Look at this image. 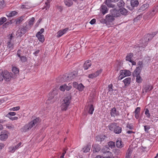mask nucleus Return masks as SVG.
<instances>
[{"instance_id":"a19ab883","label":"nucleus","mask_w":158,"mask_h":158,"mask_svg":"<svg viewBox=\"0 0 158 158\" xmlns=\"http://www.w3.org/2000/svg\"><path fill=\"white\" fill-rule=\"evenodd\" d=\"M84 88V86L81 83L78 84L77 87V89H78L80 91H82L83 90Z\"/></svg>"},{"instance_id":"aec40b11","label":"nucleus","mask_w":158,"mask_h":158,"mask_svg":"<svg viewBox=\"0 0 158 158\" xmlns=\"http://www.w3.org/2000/svg\"><path fill=\"white\" fill-rule=\"evenodd\" d=\"M56 92V90H53L52 92L49 93L48 98V102L52 100L54 98L55 96V94Z\"/></svg>"},{"instance_id":"dca6fc26","label":"nucleus","mask_w":158,"mask_h":158,"mask_svg":"<svg viewBox=\"0 0 158 158\" xmlns=\"http://www.w3.org/2000/svg\"><path fill=\"white\" fill-rule=\"evenodd\" d=\"M36 36L41 42H43L44 41V36L42 34H40V32H38L36 34Z\"/></svg>"},{"instance_id":"6e6d98bb","label":"nucleus","mask_w":158,"mask_h":158,"mask_svg":"<svg viewBox=\"0 0 158 158\" xmlns=\"http://www.w3.org/2000/svg\"><path fill=\"white\" fill-rule=\"evenodd\" d=\"M22 62H25L27 60L26 57L24 56H22L20 58Z\"/></svg>"},{"instance_id":"f257e3e1","label":"nucleus","mask_w":158,"mask_h":158,"mask_svg":"<svg viewBox=\"0 0 158 158\" xmlns=\"http://www.w3.org/2000/svg\"><path fill=\"white\" fill-rule=\"evenodd\" d=\"M77 75V72L76 71L71 73L69 74H65L62 76H60L56 80L58 82H63L72 80L75 78Z\"/></svg>"},{"instance_id":"a18cd8bd","label":"nucleus","mask_w":158,"mask_h":158,"mask_svg":"<svg viewBox=\"0 0 158 158\" xmlns=\"http://www.w3.org/2000/svg\"><path fill=\"white\" fill-rule=\"evenodd\" d=\"M124 4L123 0H121L119 2L117 3V5L120 7L124 6Z\"/></svg>"},{"instance_id":"4468645a","label":"nucleus","mask_w":158,"mask_h":158,"mask_svg":"<svg viewBox=\"0 0 158 158\" xmlns=\"http://www.w3.org/2000/svg\"><path fill=\"white\" fill-rule=\"evenodd\" d=\"M110 113L111 117H114L115 116H117L119 115V113L118 111H117L115 107L111 109Z\"/></svg>"},{"instance_id":"9b49d317","label":"nucleus","mask_w":158,"mask_h":158,"mask_svg":"<svg viewBox=\"0 0 158 158\" xmlns=\"http://www.w3.org/2000/svg\"><path fill=\"white\" fill-rule=\"evenodd\" d=\"M110 11L114 17H118L120 15L119 10H118L116 9H113L110 10Z\"/></svg>"},{"instance_id":"ea45409f","label":"nucleus","mask_w":158,"mask_h":158,"mask_svg":"<svg viewBox=\"0 0 158 158\" xmlns=\"http://www.w3.org/2000/svg\"><path fill=\"white\" fill-rule=\"evenodd\" d=\"M18 14L17 12L16 11H12L10 13H9L8 15H7V16L9 17H12Z\"/></svg>"},{"instance_id":"4c0bfd02","label":"nucleus","mask_w":158,"mask_h":158,"mask_svg":"<svg viewBox=\"0 0 158 158\" xmlns=\"http://www.w3.org/2000/svg\"><path fill=\"white\" fill-rule=\"evenodd\" d=\"M94 110V108L93 105H91L89 107V113L91 114H92Z\"/></svg>"},{"instance_id":"473e14b6","label":"nucleus","mask_w":158,"mask_h":158,"mask_svg":"<svg viewBox=\"0 0 158 158\" xmlns=\"http://www.w3.org/2000/svg\"><path fill=\"white\" fill-rule=\"evenodd\" d=\"M24 33H23L22 31V30L21 29H19L16 32V35L18 37L19 36H22Z\"/></svg>"},{"instance_id":"423d86ee","label":"nucleus","mask_w":158,"mask_h":158,"mask_svg":"<svg viewBox=\"0 0 158 158\" xmlns=\"http://www.w3.org/2000/svg\"><path fill=\"white\" fill-rule=\"evenodd\" d=\"M157 33V32H154L152 33V34H148L144 35L143 39L145 40V41H146L148 43L150 40H151L153 38Z\"/></svg>"},{"instance_id":"f704fd0d","label":"nucleus","mask_w":158,"mask_h":158,"mask_svg":"<svg viewBox=\"0 0 158 158\" xmlns=\"http://www.w3.org/2000/svg\"><path fill=\"white\" fill-rule=\"evenodd\" d=\"M91 146L90 145H87L85 146L83 148V151L84 152H88L90 149Z\"/></svg>"},{"instance_id":"e2e57ef3","label":"nucleus","mask_w":158,"mask_h":158,"mask_svg":"<svg viewBox=\"0 0 158 158\" xmlns=\"http://www.w3.org/2000/svg\"><path fill=\"white\" fill-rule=\"evenodd\" d=\"M9 151L10 152H15L14 148L13 147H10L9 148Z\"/></svg>"},{"instance_id":"37998d69","label":"nucleus","mask_w":158,"mask_h":158,"mask_svg":"<svg viewBox=\"0 0 158 158\" xmlns=\"http://www.w3.org/2000/svg\"><path fill=\"white\" fill-rule=\"evenodd\" d=\"M6 20V19L5 17H3L0 18V25L2 24L5 22Z\"/></svg>"},{"instance_id":"3c124183","label":"nucleus","mask_w":158,"mask_h":158,"mask_svg":"<svg viewBox=\"0 0 158 158\" xmlns=\"http://www.w3.org/2000/svg\"><path fill=\"white\" fill-rule=\"evenodd\" d=\"M145 114L146 115L147 117L148 118H150V114L149 113V110L147 108L146 109V110L145 112Z\"/></svg>"},{"instance_id":"f8f14e48","label":"nucleus","mask_w":158,"mask_h":158,"mask_svg":"<svg viewBox=\"0 0 158 158\" xmlns=\"http://www.w3.org/2000/svg\"><path fill=\"white\" fill-rule=\"evenodd\" d=\"M102 72V69H100L97 71L95 73L90 74L89 75V77L93 78L97 77Z\"/></svg>"},{"instance_id":"79ce46f5","label":"nucleus","mask_w":158,"mask_h":158,"mask_svg":"<svg viewBox=\"0 0 158 158\" xmlns=\"http://www.w3.org/2000/svg\"><path fill=\"white\" fill-rule=\"evenodd\" d=\"M132 152V150L131 148H129L127 151V152L126 154V156L127 157H130Z\"/></svg>"},{"instance_id":"bf43d9fd","label":"nucleus","mask_w":158,"mask_h":158,"mask_svg":"<svg viewBox=\"0 0 158 158\" xmlns=\"http://www.w3.org/2000/svg\"><path fill=\"white\" fill-rule=\"evenodd\" d=\"M19 109L20 107L19 106H16L10 108V110L16 111L19 110Z\"/></svg>"},{"instance_id":"20e7f679","label":"nucleus","mask_w":158,"mask_h":158,"mask_svg":"<svg viewBox=\"0 0 158 158\" xmlns=\"http://www.w3.org/2000/svg\"><path fill=\"white\" fill-rule=\"evenodd\" d=\"M116 124V123L110 124L109 125L108 127L110 130L113 131L115 133L119 134L121 132L122 128L117 126Z\"/></svg>"},{"instance_id":"864d4df0","label":"nucleus","mask_w":158,"mask_h":158,"mask_svg":"<svg viewBox=\"0 0 158 158\" xmlns=\"http://www.w3.org/2000/svg\"><path fill=\"white\" fill-rule=\"evenodd\" d=\"M144 130L145 131L148 133V130L150 129V126L149 125H145L144 126Z\"/></svg>"},{"instance_id":"13d9d810","label":"nucleus","mask_w":158,"mask_h":158,"mask_svg":"<svg viewBox=\"0 0 158 158\" xmlns=\"http://www.w3.org/2000/svg\"><path fill=\"white\" fill-rule=\"evenodd\" d=\"M113 85L112 84H110L108 86V91L109 92L112 91H113V89L112 88Z\"/></svg>"},{"instance_id":"052dcab7","label":"nucleus","mask_w":158,"mask_h":158,"mask_svg":"<svg viewBox=\"0 0 158 158\" xmlns=\"http://www.w3.org/2000/svg\"><path fill=\"white\" fill-rule=\"evenodd\" d=\"M127 127L129 128V129L132 130L133 129L134 127L131 124H128L127 126Z\"/></svg>"},{"instance_id":"338daca9","label":"nucleus","mask_w":158,"mask_h":158,"mask_svg":"<svg viewBox=\"0 0 158 158\" xmlns=\"http://www.w3.org/2000/svg\"><path fill=\"white\" fill-rule=\"evenodd\" d=\"M96 22V19H92L90 22L89 23L90 24L93 25Z\"/></svg>"},{"instance_id":"cd10ccee","label":"nucleus","mask_w":158,"mask_h":158,"mask_svg":"<svg viewBox=\"0 0 158 158\" xmlns=\"http://www.w3.org/2000/svg\"><path fill=\"white\" fill-rule=\"evenodd\" d=\"M139 46L140 47H144L146 46L148 44V42L146 41H145V40L143 38L140 41Z\"/></svg>"},{"instance_id":"2f4dec72","label":"nucleus","mask_w":158,"mask_h":158,"mask_svg":"<svg viewBox=\"0 0 158 158\" xmlns=\"http://www.w3.org/2000/svg\"><path fill=\"white\" fill-rule=\"evenodd\" d=\"M64 3L66 6L69 7L73 5V2L72 0H65Z\"/></svg>"},{"instance_id":"774afa93","label":"nucleus","mask_w":158,"mask_h":158,"mask_svg":"<svg viewBox=\"0 0 158 158\" xmlns=\"http://www.w3.org/2000/svg\"><path fill=\"white\" fill-rule=\"evenodd\" d=\"M9 118H10V119H11L13 121V120H17V119H18V117L15 116V117H10Z\"/></svg>"},{"instance_id":"680f3d73","label":"nucleus","mask_w":158,"mask_h":158,"mask_svg":"<svg viewBox=\"0 0 158 158\" xmlns=\"http://www.w3.org/2000/svg\"><path fill=\"white\" fill-rule=\"evenodd\" d=\"M5 2L4 0H2L1 1L0 6H1L2 7H3L5 6Z\"/></svg>"},{"instance_id":"412c9836","label":"nucleus","mask_w":158,"mask_h":158,"mask_svg":"<svg viewBox=\"0 0 158 158\" xmlns=\"http://www.w3.org/2000/svg\"><path fill=\"white\" fill-rule=\"evenodd\" d=\"M105 137V135H98L96 136V139L97 141L101 142L104 140Z\"/></svg>"},{"instance_id":"5701e85b","label":"nucleus","mask_w":158,"mask_h":158,"mask_svg":"<svg viewBox=\"0 0 158 158\" xmlns=\"http://www.w3.org/2000/svg\"><path fill=\"white\" fill-rule=\"evenodd\" d=\"M91 65V64L90 63V61L88 60L85 62L83 65V67L85 70H87Z\"/></svg>"},{"instance_id":"4d7b16f0","label":"nucleus","mask_w":158,"mask_h":158,"mask_svg":"<svg viewBox=\"0 0 158 158\" xmlns=\"http://www.w3.org/2000/svg\"><path fill=\"white\" fill-rule=\"evenodd\" d=\"M140 110V108L139 107H137L135 110L134 112L135 114H139Z\"/></svg>"},{"instance_id":"7ed1b4c3","label":"nucleus","mask_w":158,"mask_h":158,"mask_svg":"<svg viewBox=\"0 0 158 158\" xmlns=\"http://www.w3.org/2000/svg\"><path fill=\"white\" fill-rule=\"evenodd\" d=\"M71 97L70 94L66 95L61 102V108L62 110H66L68 107L70 102Z\"/></svg>"},{"instance_id":"b1692460","label":"nucleus","mask_w":158,"mask_h":158,"mask_svg":"<svg viewBox=\"0 0 158 158\" xmlns=\"http://www.w3.org/2000/svg\"><path fill=\"white\" fill-rule=\"evenodd\" d=\"M7 50L10 51L12 50L13 49V45L12 43L10 41L8 42L7 43Z\"/></svg>"},{"instance_id":"09e8293b","label":"nucleus","mask_w":158,"mask_h":158,"mask_svg":"<svg viewBox=\"0 0 158 158\" xmlns=\"http://www.w3.org/2000/svg\"><path fill=\"white\" fill-rule=\"evenodd\" d=\"M148 6V4H145L142 6L140 7L141 10H144L146 9Z\"/></svg>"},{"instance_id":"6ab92c4d","label":"nucleus","mask_w":158,"mask_h":158,"mask_svg":"<svg viewBox=\"0 0 158 158\" xmlns=\"http://www.w3.org/2000/svg\"><path fill=\"white\" fill-rule=\"evenodd\" d=\"M112 0H106L104 3L109 7H114V5L112 4Z\"/></svg>"},{"instance_id":"0e129e2a","label":"nucleus","mask_w":158,"mask_h":158,"mask_svg":"<svg viewBox=\"0 0 158 158\" xmlns=\"http://www.w3.org/2000/svg\"><path fill=\"white\" fill-rule=\"evenodd\" d=\"M73 86L74 88H76V89L77 87V86H78V85L77 83L76 82H74L73 83Z\"/></svg>"},{"instance_id":"9d476101","label":"nucleus","mask_w":158,"mask_h":158,"mask_svg":"<svg viewBox=\"0 0 158 158\" xmlns=\"http://www.w3.org/2000/svg\"><path fill=\"white\" fill-rule=\"evenodd\" d=\"M8 137V132L5 130L2 131L1 134L0 135V139L2 140H4Z\"/></svg>"},{"instance_id":"603ef678","label":"nucleus","mask_w":158,"mask_h":158,"mask_svg":"<svg viewBox=\"0 0 158 158\" xmlns=\"http://www.w3.org/2000/svg\"><path fill=\"white\" fill-rule=\"evenodd\" d=\"M136 77V81L138 83H140L142 82V79L141 77L140 76H138Z\"/></svg>"},{"instance_id":"2eb2a0df","label":"nucleus","mask_w":158,"mask_h":158,"mask_svg":"<svg viewBox=\"0 0 158 158\" xmlns=\"http://www.w3.org/2000/svg\"><path fill=\"white\" fill-rule=\"evenodd\" d=\"M104 148L105 149L106 151H103V150L102 149V152H103L104 153H106L107 152L108 153V156H104V158H111L112 157V154L111 152H110L109 151V148H107V147H105Z\"/></svg>"},{"instance_id":"f03ea898","label":"nucleus","mask_w":158,"mask_h":158,"mask_svg":"<svg viewBox=\"0 0 158 158\" xmlns=\"http://www.w3.org/2000/svg\"><path fill=\"white\" fill-rule=\"evenodd\" d=\"M39 122V118L35 119L28 123L26 124L23 127L21 128L20 129L21 131L23 132L28 131L32 127L37 126Z\"/></svg>"},{"instance_id":"39448f33","label":"nucleus","mask_w":158,"mask_h":158,"mask_svg":"<svg viewBox=\"0 0 158 158\" xmlns=\"http://www.w3.org/2000/svg\"><path fill=\"white\" fill-rule=\"evenodd\" d=\"M120 75L118 77V80H121L124 77L130 76L131 75V72L129 70H122L120 71Z\"/></svg>"},{"instance_id":"bb28decb","label":"nucleus","mask_w":158,"mask_h":158,"mask_svg":"<svg viewBox=\"0 0 158 158\" xmlns=\"http://www.w3.org/2000/svg\"><path fill=\"white\" fill-rule=\"evenodd\" d=\"M119 12L123 15H127L128 12L127 10L124 8H121L119 10Z\"/></svg>"},{"instance_id":"72a5a7b5","label":"nucleus","mask_w":158,"mask_h":158,"mask_svg":"<svg viewBox=\"0 0 158 158\" xmlns=\"http://www.w3.org/2000/svg\"><path fill=\"white\" fill-rule=\"evenodd\" d=\"M116 145L117 147L118 148H121L123 147L122 141L118 139L116 141Z\"/></svg>"},{"instance_id":"de8ad7c7","label":"nucleus","mask_w":158,"mask_h":158,"mask_svg":"<svg viewBox=\"0 0 158 158\" xmlns=\"http://www.w3.org/2000/svg\"><path fill=\"white\" fill-rule=\"evenodd\" d=\"M109 147L113 148L115 147V143L113 141H110L108 143Z\"/></svg>"},{"instance_id":"a878e982","label":"nucleus","mask_w":158,"mask_h":158,"mask_svg":"<svg viewBox=\"0 0 158 158\" xmlns=\"http://www.w3.org/2000/svg\"><path fill=\"white\" fill-rule=\"evenodd\" d=\"M114 20V18L113 16L111 15H106V19L105 20L106 22H112Z\"/></svg>"},{"instance_id":"c9c22d12","label":"nucleus","mask_w":158,"mask_h":158,"mask_svg":"<svg viewBox=\"0 0 158 158\" xmlns=\"http://www.w3.org/2000/svg\"><path fill=\"white\" fill-rule=\"evenodd\" d=\"M23 16H21L17 19L15 20L16 24H19L21 23L23 20Z\"/></svg>"},{"instance_id":"c03bdc74","label":"nucleus","mask_w":158,"mask_h":158,"mask_svg":"<svg viewBox=\"0 0 158 158\" xmlns=\"http://www.w3.org/2000/svg\"><path fill=\"white\" fill-rule=\"evenodd\" d=\"M16 114V113L14 112H10L6 116L9 118L10 117H11V116H14Z\"/></svg>"},{"instance_id":"1a4fd4ad","label":"nucleus","mask_w":158,"mask_h":158,"mask_svg":"<svg viewBox=\"0 0 158 158\" xmlns=\"http://www.w3.org/2000/svg\"><path fill=\"white\" fill-rule=\"evenodd\" d=\"M142 68V66L140 65L136 68L133 73V75L134 77L140 76L139 74Z\"/></svg>"},{"instance_id":"ddd939ff","label":"nucleus","mask_w":158,"mask_h":158,"mask_svg":"<svg viewBox=\"0 0 158 158\" xmlns=\"http://www.w3.org/2000/svg\"><path fill=\"white\" fill-rule=\"evenodd\" d=\"M68 28H66L64 29L61 30L57 32V37L59 38L62 36L68 31Z\"/></svg>"},{"instance_id":"f3484780","label":"nucleus","mask_w":158,"mask_h":158,"mask_svg":"<svg viewBox=\"0 0 158 158\" xmlns=\"http://www.w3.org/2000/svg\"><path fill=\"white\" fill-rule=\"evenodd\" d=\"M153 86L151 85H147L145 86L143 89V92L147 93L148 91L151 90L153 89Z\"/></svg>"},{"instance_id":"c85d7f7f","label":"nucleus","mask_w":158,"mask_h":158,"mask_svg":"<svg viewBox=\"0 0 158 158\" xmlns=\"http://www.w3.org/2000/svg\"><path fill=\"white\" fill-rule=\"evenodd\" d=\"M131 81V78L130 77H127L123 81L124 83L125 86H127L130 83Z\"/></svg>"},{"instance_id":"49530a36","label":"nucleus","mask_w":158,"mask_h":158,"mask_svg":"<svg viewBox=\"0 0 158 158\" xmlns=\"http://www.w3.org/2000/svg\"><path fill=\"white\" fill-rule=\"evenodd\" d=\"M12 71L15 73L17 74L19 73V70L18 68L16 67H13L12 69Z\"/></svg>"},{"instance_id":"6e6552de","label":"nucleus","mask_w":158,"mask_h":158,"mask_svg":"<svg viewBox=\"0 0 158 158\" xmlns=\"http://www.w3.org/2000/svg\"><path fill=\"white\" fill-rule=\"evenodd\" d=\"M72 87V86L70 85L69 84L68 85H67L66 84H64L60 86V89L62 91H64L65 90L68 91Z\"/></svg>"},{"instance_id":"a211bd4d","label":"nucleus","mask_w":158,"mask_h":158,"mask_svg":"<svg viewBox=\"0 0 158 158\" xmlns=\"http://www.w3.org/2000/svg\"><path fill=\"white\" fill-rule=\"evenodd\" d=\"M100 10L102 13L103 15H104L107 12L108 9L107 8V6L105 5H102L101 7Z\"/></svg>"},{"instance_id":"0eeeda50","label":"nucleus","mask_w":158,"mask_h":158,"mask_svg":"<svg viewBox=\"0 0 158 158\" xmlns=\"http://www.w3.org/2000/svg\"><path fill=\"white\" fill-rule=\"evenodd\" d=\"M3 73L4 79L5 81H10L12 77V73L8 72L6 70H5L3 71Z\"/></svg>"},{"instance_id":"69168bd1","label":"nucleus","mask_w":158,"mask_h":158,"mask_svg":"<svg viewBox=\"0 0 158 158\" xmlns=\"http://www.w3.org/2000/svg\"><path fill=\"white\" fill-rule=\"evenodd\" d=\"M48 2H45V4H46V6H45L44 8H43V9H45L46 10H47L48 9H49V5L48 4Z\"/></svg>"},{"instance_id":"7c9ffc66","label":"nucleus","mask_w":158,"mask_h":158,"mask_svg":"<svg viewBox=\"0 0 158 158\" xmlns=\"http://www.w3.org/2000/svg\"><path fill=\"white\" fill-rule=\"evenodd\" d=\"M93 152H98L100 150V148L99 145H94L93 146Z\"/></svg>"},{"instance_id":"4be33fe9","label":"nucleus","mask_w":158,"mask_h":158,"mask_svg":"<svg viewBox=\"0 0 158 158\" xmlns=\"http://www.w3.org/2000/svg\"><path fill=\"white\" fill-rule=\"evenodd\" d=\"M131 5L132 7H136L139 4V2L137 0H131Z\"/></svg>"},{"instance_id":"c756f323","label":"nucleus","mask_w":158,"mask_h":158,"mask_svg":"<svg viewBox=\"0 0 158 158\" xmlns=\"http://www.w3.org/2000/svg\"><path fill=\"white\" fill-rule=\"evenodd\" d=\"M133 54L132 53H129L126 57V60L130 62H131L132 60H131V58L133 57Z\"/></svg>"},{"instance_id":"393cba45","label":"nucleus","mask_w":158,"mask_h":158,"mask_svg":"<svg viewBox=\"0 0 158 158\" xmlns=\"http://www.w3.org/2000/svg\"><path fill=\"white\" fill-rule=\"evenodd\" d=\"M30 29L31 27L30 26L27 25V24L26 26H24L21 29L22 30L23 33L25 34Z\"/></svg>"},{"instance_id":"5fc2aeb1","label":"nucleus","mask_w":158,"mask_h":158,"mask_svg":"<svg viewBox=\"0 0 158 158\" xmlns=\"http://www.w3.org/2000/svg\"><path fill=\"white\" fill-rule=\"evenodd\" d=\"M4 73L3 71L1 73L0 72V81H3L4 79Z\"/></svg>"},{"instance_id":"58836bf2","label":"nucleus","mask_w":158,"mask_h":158,"mask_svg":"<svg viewBox=\"0 0 158 158\" xmlns=\"http://www.w3.org/2000/svg\"><path fill=\"white\" fill-rule=\"evenodd\" d=\"M35 18L34 17H32L30 19L28 22V24L27 25L30 26V27L33 25L34 22L35 20Z\"/></svg>"},{"instance_id":"8fccbe9b","label":"nucleus","mask_w":158,"mask_h":158,"mask_svg":"<svg viewBox=\"0 0 158 158\" xmlns=\"http://www.w3.org/2000/svg\"><path fill=\"white\" fill-rule=\"evenodd\" d=\"M113 152L116 155H119L121 153V151L118 149H115L114 150Z\"/></svg>"},{"instance_id":"e433bc0d","label":"nucleus","mask_w":158,"mask_h":158,"mask_svg":"<svg viewBox=\"0 0 158 158\" xmlns=\"http://www.w3.org/2000/svg\"><path fill=\"white\" fill-rule=\"evenodd\" d=\"M31 7V5H28V4L25 3V4L22 5L21 6V8L22 9H29Z\"/></svg>"}]
</instances>
